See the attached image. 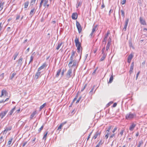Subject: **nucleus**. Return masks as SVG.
Listing matches in <instances>:
<instances>
[{
  "label": "nucleus",
  "instance_id": "52",
  "mask_svg": "<svg viewBox=\"0 0 147 147\" xmlns=\"http://www.w3.org/2000/svg\"><path fill=\"white\" fill-rule=\"evenodd\" d=\"M107 38H105H105H104V40L103 41V42L104 43V42L105 44L106 43V41L107 40Z\"/></svg>",
  "mask_w": 147,
  "mask_h": 147
},
{
  "label": "nucleus",
  "instance_id": "7",
  "mask_svg": "<svg viewBox=\"0 0 147 147\" xmlns=\"http://www.w3.org/2000/svg\"><path fill=\"white\" fill-rule=\"evenodd\" d=\"M76 26L79 33H80L82 30V28L81 25L80 23L78 22H76Z\"/></svg>",
  "mask_w": 147,
  "mask_h": 147
},
{
  "label": "nucleus",
  "instance_id": "48",
  "mask_svg": "<svg viewBox=\"0 0 147 147\" xmlns=\"http://www.w3.org/2000/svg\"><path fill=\"white\" fill-rule=\"evenodd\" d=\"M115 133H113L109 137V138L111 139L113 138L115 136Z\"/></svg>",
  "mask_w": 147,
  "mask_h": 147
},
{
  "label": "nucleus",
  "instance_id": "17",
  "mask_svg": "<svg viewBox=\"0 0 147 147\" xmlns=\"http://www.w3.org/2000/svg\"><path fill=\"white\" fill-rule=\"evenodd\" d=\"M35 11L36 10H35V9L34 8H33L31 10L30 13V15L31 16H32L35 13Z\"/></svg>",
  "mask_w": 147,
  "mask_h": 147
},
{
  "label": "nucleus",
  "instance_id": "1",
  "mask_svg": "<svg viewBox=\"0 0 147 147\" xmlns=\"http://www.w3.org/2000/svg\"><path fill=\"white\" fill-rule=\"evenodd\" d=\"M75 42L76 44V46L77 47V49H82L81 46V44L79 42V39L78 38H76L75 40Z\"/></svg>",
  "mask_w": 147,
  "mask_h": 147
},
{
  "label": "nucleus",
  "instance_id": "60",
  "mask_svg": "<svg viewBox=\"0 0 147 147\" xmlns=\"http://www.w3.org/2000/svg\"><path fill=\"white\" fill-rule=\"evenodd\" d=\"M20 15H17L16 16V20H18L19 19V18H20Z\"/></svg>",
  "mask_w": 147,
  "mask_h": 147
},
{
  "label": "nucleus",
  "instance_id": "22",
  "mask_svg": "<svg viewBox=\"0 0 147 147\" xmlns=\"http://www.w3.org/2000/svg\"><path fill=\"white\" fill-rule=\"evenodd\" d=\"M6 94L7 91L5 90H3L1 91V97H2V96H3L4 95H6Z\"/></svg>",
  "mask_w": 147,
  "mask_h": 147
},
{
  "label": "nucleus",
  "instance_id": "12",
  "mask_svg": "<svg viewBox=\"0 0 147 147\" xmlns=\"http://www.w3.org/2000/svg\"><path fill=\"white\" fill-rule=\"evenodd\" d=\"M8 112V110H6L5 111H3V112H2L1 115V119H2L6 115V113H7Z\"/></svg>",
  "mask_w": 147,
  "mask_h": 147
},
{
  "label": "nucleus",
  "instance_id": "25",
  "mask_svg": "<svg viewBox=\"0 0 147 147\" xmlns=\"http://www.w3.org/2000/svg\"><path fill=\"white\" fill-rule=\"evenodd\" d=\"M19 53L18 52H16L13 55V57L14 60H15L17 56L18 55Z\"/></svg>",
  "mask_w": 147,
  "mask_h": 147
},
{
  "label": "nucleus",
  "instance_id": "59",
  "mask_svg": "<svg viewBox=\"0 0 147 147\" xmlns=\"http://www.w3.org/2000/svg\"><path fill=\"white\" fill-rule=\"evenodd\" d=\"M109 40H108V42L107 43V44H109L111 45V39L110 38H109Z\"/></svg>",
  "mask_w": 147,
  "mask_h": 147
},
{
  "label": "nucleus",
  "instance_id": "38",
  "mask_svg": "<svg viewBox=\"0 0 147 147\" xmlns=\"http://www.w3.org/2000/svg\"><path fill=\"white\" fill-rule=\"evenodd\" d=\"M133 57V55L131 54H130L129 55L128 57V59H129L130 60H131L132 58Z\"/></svg>",
  "mask_w": 147,
  "mask_h": 147
},
{
  "label": "nucleus",
  "instance_id": "47",
  "mask_svg": "<svg viewBox=\"0 0 147 147\" xmlns=\"http://www.w3.org/2000/svg\"><path fill=\"white\" fill-rule=\"evenodd\" d=\"M117 127H115L113 130L112 133H114V132L117 130Z\"/></svg>",
  "mask_w": 147,
  "mask_h": 147
},
{
  "label": "nucleus",
  "instance_id": "37",
  "mask_svg": "<svg viewBox=\"0 0 147 147\" xmlns=\"http://www.w3.org/2000/svg\"><path fill=\"white\" fill-rule=\"evenodd\" d=\"M61 69H59L58 70L57 73V74H56V77H58L59 76L61 72Z\"/></svg>",
  "mask_w": 147,
  "mask_h": 147
},
{
  "label": "nucleus",
  "instance_id": "57",
  "mask_svg": "<svg viewBox=\"0 0 147 147\" xmlns=\"http://www.w3.org/2000/svg\"><path fill=\"white\" fill-rule=\"evenodd\" d=\"M110 129H111V127H110L109 128H108V129L106 130V132L107 133H109V132L110 131Z\"/></svg>",
  "mask_w": 147,
  "mask_h": 147
},
{
  "label": "nucleus",
  "instance_id": "13",
  "mask_svg": "<svg viewBox=\"0 0 147 147\" xmlns=\"http://www.w3.org/2000/svg\"><path fill=\"white\" fill-rule=\"evenodd\" d=\"M78 15L76 13H73L71 16L73 20H76L77 19Z\"/></svg>",
  "mask_w": 147,
  "mask_h": 147
},
{
  "label": "nucleus",
  "instance_id": "53",
  "mask_svg": "<svg viewBox=\"0 0 147 147\" xmlns=\"http://www.w3.org/2000/svg\"><path fill=\"white\" fill-rule=\"evenodd\" d=\"M126 2V0H124L122 1L121 2V3L122 5H124L125 3Z\"/></svg>",
  "mask_w": 147,
  "mask_h": 147
},
{
  "label": "nucleus",
  "instance_id": "5",
  "mask_svg": "<svg viewBox=\"0 0 147 147\" xmlns=\"http://www.w3.org/2000/svg\"><path fill=\"white\" fill-rule=\"evenodd\" d=\"M72 73V70L71 69H69L66 75V79L68 80L70 78L71 76V74Z\"/></svg>",
  "mask_w": 147,
  "mask_h": 147
},
{
  "label": "nucleus",
  "instance_id": "2",
  "mask_svg": "<svg viewBox=\"0 0 147 147\" xmlns=\"http://www.w3.org/2000/svg\"><path fill=\"white\" fill-rule=\"evenodd\" d=\"M75 42L76 44V46L77 47V49H82L81 46V44L79 42V39L78 38H76L75 40Z\"/></svg>",
  "mask_w": 147,
  "mask_h": 147
},
{
  "label": "nucleus",
  "instance_id": "44",
  "mask_svg": "<svg viewBox=\"0 0 147 147\" xmlns=\"http://www.w3.org/2000/svg\"><path fill=\"white\" fill-rule=\"evenodd\" d=\"M43 2H44V0H41L40 2V3L39 6V8H40L42 6V3H43Z\"/></svg>",
  "mask_w": 147,
  "mask_h": 147
},
{
  "label": "nucleus",
  "instance_id": "18",
  "mask_svg": "<svg viewBox=\"0 0 147 147\" xmlns=\"http://www.w3.org/2000/svg\"><path fill=\"white\" fill-rule=\"evenodd\" d=\"M5 3L4 2L1 1H0V11L3 9V6Z\"/></svg>",
  "mask_w": 147,
  "mask_h": 147
},
{
  "label": "nucleus",
  "instance_id": "16",
  "mask_svg": "<svg viewBox=\"0 0 147 147\" xmlns=\"http://www.w3.org/2000/svg\"><path fill=\"white\" fill-rule=\"evenodd\" d=\"M94 87H95V86H93V87L92 88L90 92L89 93L90 95H92L93 94H94L95 93V91L96 90V89L95 90V91L94 92H93V90H94Z\"/></svg>",
  "mask_w": 147,
  "mask_h": 147
},
{
  "label": "nucleus",
  "instance_id": "15",
  "mask_svg": "<svg viewBox=\"0 0 147 147\" xmlns=\"http://www.w3.org/2000/svg\"><path fill=\"white\" fill-rule=\"evenodd\" d=\"M134 66V63L132 62L131 64L129 71V73L130 74H131L132 72V71L133 69Z\"/></svg>",
  "mask_w": 147,
  "mask_h": 147
},
{
  "label": "nucleus",
  "instance_id": "54",
  "mask_svg": "<svg viewBox=\"0 0 147 147\" xmlns=\"http://www.w3.org/2000/svg\"><path fill=\"white\" fill-rule=\"evenodd\" d=\"M47 133H48V132H47L46 133V134H45L44 136L43 137V139H45V140L46 139V137L47 135Z\"/></svg>",
  "mask_w": 147,
  "mask_h": 147
},
{
  "label": "nucleus",
  "instance_id": "33",
  "mask_svg": "<svg viewBox=\"0 0 147 147\" xmlns=\"http://www.w3.org/2000/svg\"><path fill=\"white\" fill-rule=\"evenodd\" d=\"M46 105V103H45L41 105L40 107V111H41L44 107Z\"/></svg>",
  "mask_w": 147,
  "mask_h": 147
},
{
  "label": "nucleus",
  "instance_id": "36",
  "mask_svg": "<svg viewBox=\"0 0 147 147\" xmlns=\"http://www.w3.org/2000/svg\"><path fill=\"white\" fill-rule=\"evenodd\" d=\"M44 4L43 6L44 7H45L46 5L48 3V0H44Z\"/></svg>",
  "mask_w": 147,
  "mask_h": 147
},
{
  "label": "nucleus",
  "instance_id": "21",
  "mask_svg": "<svg viewBox=\"0 0 147 147\" xmlns=\"http://www.w3.org/2000/svg\"><path fill=\"white\" fill-rule=\"evenodd\" d=\"M82 2L78 1L77 4H76V7L77 8H78L79 7L81 6L82 5Z\"/></svg>",
  "mask_w": 147,
  "mask_h": 147
},
{
  "label": "nucleus",
  "instance_id": "20",
  "mask_svg": "<svg viewBox=\"0 0 147 147\" xmlns=\"http://www.w3.org/2000/svg\"><path fill=\"white\" fill-rule=\"evenodd\" d=\"M77 52L78 53V54H79L80 58H81L82 53V49H77Z\"/></svg>",
  "mask_w": 147,
  "mask_h": 147
},
{
  "label": "nucleus",
  "instance_id": "34",
  "mask_svg": "<svg viewBox=\"0 0 147 147\" xmlns=\"http://www.w3.org/2000/svg\"><path fill=\"white\" fill-rule=\"evenodd\" d=\"M97 26V25L93 26L92 31V32H94L96 31Z\"/></svg>",
  "mask_w": 147,
  "mask_h": 147
},
{
  "label": "nucleus",
  "instance_id": "50",
  "mask_svg": "<svg viewBox=\"0 0 147 147\" xmlns=\"http://www.w3.org/2000/svg\"><path fill=\"white\" fill-rule=\"evenodd\" d=\"M44 127V125H42L38 130L39 132H40L41 130L43 129Z\"/></svg>",
  "mask_w": 147,
  "mask_h": 147
},
{
  "label": "nucleus",
  "instance_id": "19",
  "mask_svg": "<svg viewBox=\"0 0 147 147\" xmlns=\"http://www.w3.org/2000/svg\"><path fill=\"white\" fill-rule=\"evenodd\" d=\"M73 56H71L70 58V61L68 64V66H69L70 65H71L73 63V61H75L73 60Z\"/></svg>",
  "mask_w": 147,
  "mask_h": 147
},
{
  "label": "nucleus",
  "instance_id": "10",
  "mask_svg": "<svg viewBox=\"0 0 147 147\" xmlns=\"http://www.w3.org/2000/svg\"><path fill=\"white\" fill-rule=\"evenodd\" d=\"M41 73V71H38L36 73V74L35 75V78L36 79H37L40 76Z\"/></svg>",
  "mask_w": 147,
  "mask_h": 147
},
{
  "label": "nucleus",
  "instance_id": "51",
  "mask_svg": "<svg viewBox=\"0 0 147 147\" xmlns=\"http://www.w3.org/2000/svg\"><path fill=\"white\" fill-rule=\"evenodd\" d=\"M129 21V20L128 18H127V19L125 21V24L127 26V24H128Z\"/></svg>",
  "mask_w": 147,
  "mask_h": 147
},
{
  "label": "nucleus",
  "instance_id": "23",
  "mask_svg": "<svg viewBox=\"0 0 147 147\" xmlns=\"http://www.w3.org/2000/svg\"><path fill=\"white\" fill-rule=\"evenodd\" d=\"M63 42H61V43H59L58 44V45H57V46L56 49L57 50H59V48L61 47V46L62 45V44H63Z\"/></svg>",
  "mask_w": 147,
  "mask_h": 147
},
{
  "label": "nucleus",
  "instance_id": "64",
  "mask_svg": "<svg viewBox=\"0 0 147 147\" xmlns=\"http://www.w3.org/2000/svg\"><path fill=\"white\" fill-rule=\"evenodd\" d=\"M109 133H107L105 136V137L106 139H107L109 137Z\"/></svg>",
  "mask_w": 147,
  "mask_h": 147
},
{
  "label": "nucleus",
  "instance_id": "56",
  "mask_svg": "<svg viewBox=\"0 0 147 147\" xmlns=\"http://www.w3.org/2000/svg\"><path fill=\"white\" fill-rule=\"evenodd\" d=\"M127 26V25L125 24L124 27L123 28V30L124 31H126V28Z\"/></svg>",
  "mask_w": 147,
  "mask_h": 147
},
{
  "label": "nucleus",
  "instance_id": "27",
  "mask_svg": "<svg viewBox=\"0 0 147 147\" xmlns=\"http://www.w3.org/2000/svg\"><path fill=\"white\" fill-rule=\"evenodd\" d=\"M36 1V0H31L30 2V6H32L34 5Z\"/></svg>",
  "mask_w": 147,
  "mask_h": 147
},
{
  "label": "nucleus",
  "instance_id": "8",
  "mask_svg": "<svg viewBox=\"0 0 147 147\" xmlns=\"http://www.w3.org/2000/svg\"><path fill=\"white\" fill-rule=\"evenodd\" d=\"M100 132L98 131L96 132L93 137V138L94 139H96L98 136H100Z\"/></svg>",
  "mask_w": 147,
  "mask_h": 147
},
{
  "label": "nucleus",
  "instance_id": "32",
  "mask_svg": "<svg viewBox=\"0 0 147 147\" xmlns=\"http://www.w3.org/2000/svg\"><path fill=\"white\" fill-rule=\"evenodd\" d=\"M113 80V77L112 75L111 76L109 80V83H111Z\"/></svg>",
  "mask_w": 147,
  "mask_h": 147
},
{
  "label": "nucleus",
  "instance_id": "6",
  "mask_svg": "<svg viewBox=\"0 0 147 147\" xmlns=\"http://www.w3.org/2000/svg\"><path fill=\"white\" fill-rule=\"evenodd\" d=\"M140 24L143 25H146V24L145 20L144 19L140 17Z\"/></svg>",
  "mask_w": 147,
  "mask_h": 147
},
{
  "label": "nucleus",
  "instance_id": "29",
  "mask_svg": "<svg viewBox=\"0 0 147 147\" xmlns=\"http://www.w3.org/2000/svg\"><path fill=\"white\" fill-rule=\"evenodd\" d=\"M36 114V112L34 111L31 114L30 116V119H32L33 117Z\"/></svg>",
  "mask_w": 147,
  "mask_h": 147
},
{
  "label": "nucleus",
  "instance_id": "63",
  "mask_svg": "<svg viewBox=\"0 0 147 147\" xmlns=\"http://www.w3.org/2000/svg\"><path fill=\"white\" fill-rule=\"evenodd\" d=\"M81 98V97H79V98L78 99V100H77V101L76 102V103H77L79 102L80 101V100Z\"/></svg>",
  "mask_w": 147,
  "mask_h": 147
},
{
  "label": "nucleus",
  "instance_id": "62",
  "mask_svg": "<svg viewBox=\"0 0 147 147\" xmlns=\"http://www.w3.org/2000/svg\"><path fill=\"white\" fill-rule=\"evenodd\" d=\"M132 45V44L131 41H130L129 43V47H131Z\"/></svg>",
  "mask_w": 147,
  "mask_h": 147
},
{
  "label": "nucleus",
  "instance_id": "4",
  "mask_svg": "<svg viewBox=\"0 0 147 147\" xmlns=\"http://www.w3.org/2000/svg\"><path fill=\"white\" fill-rule=\"evenodd\" d=\"M73 64L72 65H70L69 66L71 68H74V70H75L76 69L78 66V63L76 60H75L73 61Z\"/></svg>",
  "mask_w": 147,
  "mask_h": 147
},
{
  "label": "nucleus",
  "instance_id": "28",
  "mask_svg": "<svg viewBox=\"0 0 147 147\" xmlns=\"http://www.w3.org/2000/svg\"><path fill=\"white\" fill-rule=\"evenodd\" d=\"M103 55V56L101 57V59H100V61H102L104 60L105 59L106 57V54H102Z\"/></svg>",
  "mask_w": 147,
  "mask_h": 147
},
{
  "label": "nucleus",
  "instance_id": "3",
  "mask_svg": "<svg viewBox=\"0 0 147 147\" xmlns=\"http://www.w3.org/2000/svg\"><path fill=\"white\" fill-rule=\"evenodd\" d=\"M136 116V114L135 113H129L126 115L125 116L126 119H131L134 118V117Z\"/></svg>",
  "mask_w": 147,
  "mask_h": 147
},
{
  "label": "nucleus",
  "instance_id": "40",
  "mask_svg": "<svg viewBox=\"0 0 147 147\" xmlns=\"http://www.w3.org/2000/svg\"><path fill=\"white\" fill-rule=\"evenodd\" d=\"M102 140H101L99 142L98 144L96 146V147H99L100 145H101L102 144Z\"/></svg>",
  "mask_w": 147,
  "mask_h": 147
},
{
  "label": "nucleus",
  "instance_id": "58",
  "mask_svg": "<svg viewBox=\"0 0 147 147\" xmlns=\"http://www.w3.org/2000/svg\"><path fill=\"white\" fill-rule=\"evenodd\" d=\"M3 141V137L2 136H1L0 138V143H1Z\"/></svg>",
  "mask_w": 147,
  "mask_h": 147
},
{
  "label": "nucleus",
  "instance_id": "49",
  "mask_svg": "<svg viewBox=\"0 0 147 147\" xmlns=\"http://www.w3.org/2000/svg\"><path fill=\"white\" fill-rule=\"evenodd\" d=\"M72 55L71 56L74 57L75 55L76 52L74 50H72L71 52Z\"/></svg>",
  "mask_w": 147,
  "mask_h": 147
},
{
  "label": "nucleus",
  "instance_id": "39",
  "mask_svg": "<svg viewBox=\"0 0 147 147\" xmlns=\"http://www.w3.org/2000/svg\"><path fill=\"white\" fill-rule=\"evenodd\" d=\"M120 11L121 13V15L122 17L124 18L125 17V13L123 10H121Z\"/></svg>",
  "mask_w": 147,
  "mask_h": 147
},
{
  "label": "nucleus",
  "instance_id": "9",
  "mask_svg": "<svg viewBox=\"0 0 147 147\" xmlns=\"http://www.w3.org/2000/svg\"><path fill=\"white\" fill-rule=\"evenodd\" d=\"M23 59L22 57H20L18 60V66H21L23 62L22 61Z\"/></svg>",
  "mask_w": 147,
  "mask_h": 147
},
{
  "label": "nucleus",
  "instance_id": "30",
  "mask_svg": "<svg viewBox=\"0 0 147 147\" xmlns=\"http://www.w3.org/2000/svg\"><path fill=\"white\" fill-rule=\"evenodd\" d=\"M29 1H27L26 2L24 3V8H27L28 5L29 4Z\"/></svg>",
  "mask_w": 147,
  "mask_h": 147
},
{
  "label": "nucleus",
  "instance_id": "46",
  "mask_svg": "<svg viewBox=\"0 0 147 147\" xmlns=\"http://www.w3.org/2000/svg\"><path fill=\"white\" fill-rule=\"evenodd\" d=\"M87 86V84H86L84 86V87L82 88L81 90V91L82 92L84 91V89L86 88Z\"/></svg>",
  "mask_w": 147,
  "mask_h": 147
},
{
  "label": "nucleus",
  "instance_id": "61",
  "mask_svg": "<svg viewBox=\"0 0 147 147\" xmlns=\"http://www.w3.org/2000/svg\"><path fill=\"white\" fill-rule=\"evenodd\" d=\"M96 70H97V69H96L94 70L93 72V73H92V74L93 75H94L95 74L96 72Z\"/></svg>",
  "mask_w": 147,
  "mask_h": 147
},
{
  "label": "nucleus",
  "instance_id": "42",
  "mask_svg": "<svg viewBox=\"0 0 147 147\" xmlns=\"http://www.w3.org/2000/svg\"><path fill=\"white\" fill-rule=\"evenodd\" d=\"M34 57L32 56H31L30 57V60L29 61V64H30L31 62H32L33 60Z\"/></svg>",
  "mask_w": 147,
  "mask_h": 147
},
{
  "label": "nucleus",
  "instance_id": "11",
  "mask_svg": "<svg viewBox=\"0 0 147 147\" xmlns=\"http://www.w3.org/2000/svg\"><path fill=\"white\" fill-rule=\"evenodd\" d=\"M46 66V63H45L42 65L40 67H39L38 69V71H40L41 70L43 69Z\"/></svg>",
  "mask_w": 147,
  "mask_h": 147
},
{
  "label": "nucleus",
  "instance_id": "26",
  "mask_svg": "<svg viewBox=\"0 0 147 147\" xmlns=\"http://www.w3.org/2000/svg\"><path fill=\"white\" fill-rule=\"evenodd\" d=\"M36 1V0H31L30 2V6H32L34 5Z\"/></svg>",
  "mask_w": 147,
  "mask_h": 147
},
{
  "label": "nucleus",
  "instance_id": "35",
  "mask_svg": "<svg viewBox=\"0 0 147 147\" xmlns=\"http://www.w3.org/2000/svg\"><path fill=\"white\" fill-rule=\"evenodd\" d=\"M143 144V142L142 140L140 141L137 147H140L141 145L142 144Z\"/></svg>",
  "mask_w": 147,
  "mask_h": 147
},
{
  "label": "nucleus",
  "instance_id": "41",
  "mask_svg": "<svg viewBox=\"0 0 147 147\" xmlns=\"http://www.w3.org/2000/svg\"><path fill=\"white\" fill-rule=\"evenodd\" d=\"M13 138H11V139H10L8 141L7 143V144L8 145H10L11 143L12 142V141Z\"/></svg>",
  "mask_w": 147,
  "mask_h": 147
},
{
  "label": "nucleus",
  "instance_id": "45",
  "mask_svg": "<svg viewBox=\"0 0 147 147\" xmlns=\"http://www.w3.org/2000/svg\"><path fill=\"white\" fill-rule=\"evenodd\" d=\"M110 45L109 44H107L106 47V51H107L108 50Z\"/></svg>",
  "mask_w": 147,
  "mask_h": 147
},
{
  "label": "nucleus",
  "instance_id": "24",
  "mask_svg": "<svg viewBox=\"0 0 147 147\" xmlns=\"http://www.w3.org/2000/svg\"><path fill=\"white\" fill-rule=\"evenodd\" d=\"M16 107H14L9 112V115H11L13 112L14 111Z\"/></svg>",
  "mask_w": 147,
  "mask_h": 147
},
{
  "label": "nucleus",
  "instance_id": "31",
  "mask_svg": "<svg viewBox=\"0 0 147 147\" xmlns=\"http://www.w3.org/2000/svg\"><path fill=\"white\" fill-rule=\"evenodd\" d=\"M16 73L15 72H13L12 73L11 76L10 77V78L11 80H12L14 76L16 75Z\"/></svg>",
  "mask_w": 147,
  "mask_h": 147
},
{
  "label": "nucleus",
  "instance_id": "43",
  "mask_svg": "<svg viewBox=\"0 0 147 147\" xmlns=\"http://www.w3.org/2000/svg\"><path fill=\"white\" fill-rule=\"evenodd\" d=\"M124 131V130L123 129H122L121 130V132L119 133V134H118V135L119 134L121 135V136H122L123 135V133Z\"/></svg>",
  "mask_w": 147,
  "mask_h": 147
},
{
  "label": "nucleus",
  "instance_id": "14",
  "mask_svg": "<svg viewBox=\"0 0 147 147\" xmlns=\"http://www.w3.org/2000/svg\"><path fill=\"white\" fill-rule=\"evenodd\" d=\"M136 126V125L135 124L132 123L129 127V130L131 131H132Z\"/></svg>",
  "mask_w": 147,
  "mask_h": 147
},
{
  "label": "nucleus",
  "instance_id": "55",
  "mask_svg": "<svg viewBox=\"0 0 147 147\" xmlns=\"http://www.w3.org/2000/svg\"><path fill=\"white\" fill-rule=\"evenodd\" d=\"M63 126V124H61L58 127V130L61 129V127Z\"/></svg>",
  "mask_w": 147,
  "mask_h": 147
}]
</instances>
